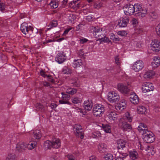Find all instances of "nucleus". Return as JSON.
Here are the masks:
<instances>
[{
	"mask_svg": "<svg viewBox=\"0 0 160 160\" xmlns=\"http://www.w3.org/2000/svg\"><path fill=\"white\" fill-rule=\"evenodd\" d=\"M143 140L147 143H151L155 140V137L154 134L150 131H145V133L142 134Z\"/></svg>",
	"mask_w": 160,
	"mask_h": 160,
	"instance_id": "f257e3e1",
	"label": "nucleus"
},
{
	"mask_svg": "<svg viewBox=\"0 0 160 160\" xmlns=\"http://www.w3.org/2000/svg\"><path fill=\"white\" fill-rule=\"evenodd\" d=\"M105 110L104 106L101 104H96L95 107L93 109V115L97 117L102 116V113L104 112Z\"/></svg>",
	"mask_w": 160,
	"mask_h": 160,
	"instance_id": "f03ea898",
	"label": "nucleus"
},
{
	"mask_svg": "<svg viewBox=\"0 0 160 160\" xmlns=\"http://www.w3.org/2000/svg\"><path fill=\"white\" fill-rule=\"evenodd\" d=\"M123 8L125 9L124 11V12L126 15H132V14L134 15L136 7V4L133 6L129 3L124 5L123 7Z\"/></svg>",
	"mask_w": 160,
	"mask_h": 160,
	"instance_id": "7ed1b4c3",
	"label": "nucleus"
},
{
	"mask_svg": "<svg viewBox=\"0 0 160 160\" xmlns=\"http://www.w3.org/2000/svg\"><path fill=\"white\" fill-rule=\"evenodd\" d=\"M136 11L135 12L134 15L136 17L140 18L144 17L147 13V10L145 9L142 8L140 4L137 3L136 4Z\"/></svg>",
	"mask_w": 160,
	"mask_h": 160,
	"instance_id": "20e7f679",
	"label": "nucleus"
},
{
	"mask_svg": "<svg viewBox=\"0 0 160 160\" xmlns=\"http://www.w3.org/2000/svg\"><path fill=\"white\" fill-rule=\"evenodd\" d=\"M108 98L111 103L118 102L120 99V97L115 92L112 91L108 93Z\"/></svg>",
	"mask_w": 160,
	"mask_h": 160,
	"instance_id": "39448f33",
	"label": "nucleus"
},
{
	"mask_svg": "<svg viewBox=\"0 0 160 160\" xmlns=\"http://www.w3.org/2000/svg\"><path fill=\"white\" fill-rule=\"evenodd\" d=\"M33 28L31 26H28L26 22H23L21 25L20 29L22 32L25 35L28 34L30 35L32 32Z\"/></svg>",
	"mask_w": 160,
	"mask_h": 160,
	"instance_id": "423d86ee",
	"label": "nucleus"
},
{
	"mask_svg": "<svg viewBox=\"0 0 160 160\" xmlns=\"http://www.w3.org/2000/svg\"><path fill=\"white\" fill-rule=\"evenodd\" d=\"M74 132L75 133L77 137H80L81 139L83 138L84 133L83 132V129L81 125L76 124L74 128Z\"/></svg>",
	"mask_w": 160,
	"mask_h": 160,
	"instance_id": "0eeeda50",
	"label": "nucleus"
},
{
	"mask_svg": "<svg viewBox=\"0 0 160 160\" xmlns=\"http://www.w3.org/2000/svg\"><path fill=\"white\" fill-rule=\"evenodd\" d=\"M152 50L155 52L160 51V41L157 39L152 40L151 43Z\"/></svg>",
	"mask_w": 160,
	"mask_h": 160,
	"instance_id": "6e6552de",
	"label": "nucleus"
},
{
	"mask_svg": "<svg viewBox=\"0 0 160 160\" xmlns=\"http://www.w3.org/2000/svg\"><path fill=\"white\" fill-rule=\"evenodd\" d=\"M118 90L122 93L128 94L130 92V89L127 86L124 85L123 84L119 83L117 85Z\"/></svg>",
	"mask_w": 160,
	"mask_h": 160,
	"instance_id": "1a4fd4ad",
	"label": "nucleus"
},
{
	"mask_svg": "<svg viewBox=\"0 0 160 160\" xmlns=\"http://www.w3.org/2000/svg\"><path fill=\"white\" fill-rule=\"evenodd\" d=\"M142 92L145 93L153 91L154 89V87L152 84L145 82L142 85Z\"/></svg>",
	"mask_w": 160,
	"mask_h": 160,
	"instance_id": "9d476101",
	"label": "nucleus"
},
{
	"mask_svg": "<svg viewBox=\"0 0 160 160\" xmlns=\"http://www.w3.org/2000/svg\"><path fill=\"white\" fill-rule=\"evenodd\" d=\"M144 68V64L141 60H139L136 62L132 66V69L133 70H141Z\"/></svg>",
	"mask_w": 160,
	"mask_h": 160,
	"instance_id": "9b49d317",
	"label": "nucleus"
},
{
	"mask_svg": "<svg viewBox=\"0 0 160 160\" xmlns=\"http://www.w3.org/2000/svg\"><path fill=\"white\" fill-rule=\"evenodd\" d=\"M61 94L62 95V100H59V103L60 104H67L69 105H71V103L67 101V100H68V99L70 98V95L68 94H66L63 92H62Z\"/></svg>",
	"mask_w": 160,
	"mask_h": 160,
	"instance_id": "f8f14e48",
	"label": "nucleus"
},
{
	"mask_svg": "<svg viewBox=\"0 0 160 160\" xmlns=\"http://www.w3.org/2000/svg\"><path fill=\"white\" fill-rule=\"evenodd\" d=\"M93 105V103L91 100H88L85 101L83 105L84 109L87 111H89L91 110Z\"/></svg>",
	"mask_w": 160,
	"mask_h": 160,
	"instance_id": "ddd939ff",
	"label": "nucleus"
},
{
	"mask_svg": "<svg viewBox=\"0 0 160 160\" xmlns=\"http://www.w3.org/2000/svg\"><path fill=\"white\" fill-rule=\"evenodd\" d=\"M129 18L127 17L121 18L118 22L119 26L122 28L126 27L129 22Z\"/></svg>",
	"mask_w": 160,
	"mask_h": 160,
	"instance_id": "4468645a",
	"label": "nucleus"
},
{
	"mask_svg": "<svg viewBox=\"0 0 160 160\" xmlns=\"http://www.w3.org/2000/svg\"><path fill=\"white\" fill-rule=\"evenodd\" d=\"M66 59L65 55L61 53H58L55 58L56 61L59 64L63 63Z\"/></svg>",
	"mask_w": 160,
	"mask_h": 160,
	"instance_id": "2eb2a0df",
	"label": "nucleus"
},
{
	"mask_svg": "<svg viewBox=\"0 0 160 160\" xmlns=\"http://www.w3.org/2000/svg\"><path fill=\"white\" fill-rule=\"evenodd\" d=\"M51 142L52 143V147L53 148H58L61 146L60 140L58 138H53Z\"/></svg>",
	"mask_w": 160,
	"mask_h": 160,
	"instance_id": "dca6fc26",
	"label": "nucleus"
},
{
	"mask_svg": "<svg viewBox=\"0 0 160 160\" xmlns=\"http://www.w3.org/2000/svg\"><path fill=\"white\" fill-rule=\"evenodd\" d=\"M160 64V59L159 57H154L153 58V62L152 63V66L153 68L155 69V68L158 66Z\"/></svg>",
	"mask_w": 160,
	"mask_h": 160,
	"instance_id": "f3484780",
	"label": "nucleus"
},
{
	"mask_svg": "<svg viewBox=\"0 0 160 160\" xmlns=\"http://www.w3.org/2000/svg\"><path fill=\"white\" fill-rule=\"evenodd\" d=\"M138 130L140 132H142V134H143L145 133V132L146 131H149L147 129V126L146 124L143 123H141L140 124L138 128Z\"/></svg>",
	"mask_w": 160,
	"mask_h": 160,
	"instance_id": "a211bd4d",
	"label": "nucleus"
},
{
	"mask_svg": "<svg viewBox=\"0 0 160 160\" xmlns=\"http://www.w3.org/2000/svg\"><path fill=\"white\" fill-rule=\"evenodd\" d=\"M132 96L133 97H130V101L134 104H137L139 102V99L138 96L135 93H133Z\"/></svg>",
	"mask_w": 160,
	"mask_h": 160,
	"instance_id": "6ab92c4d",
	"label": "nucleus"
},
{
	"mask_svg": "<svg viewBox=\"0 0 160 160\" xmlns=\"http://www.w3.org/2000/svg\"><path fill=\"white\" fill-rule=\"evenodd\" d=\"M27 148L26 144L24 143H18L17 145L16 148L19 152H22Z\"/></svg>",
	"mask_w": 160,
	"mask_h": 160,
	"instance_id": "aec40b11",
	"label": "nucleus"
},
{
	"mask_svg": "<svg viewBox=\"0 0 160 160\" xmlns=\"http://www.w3.org/2000/svg\"><path fill=\"white\" fill-rule=\"evenodd\" d=\"M107 145L104 143H99L98 146V150L100 152L102 153L106 151Z\"/></svg>",
	"mask_w": 160,
	"mask_h": 160,
	"instance_id": "412c9836",
	"label": "nucleus"
},
{
	"mask_svg": "<svg viewBox=\"0 0 160 160\" xmlns=\"http://www.w3.org/2000/svg\"><path fill=\"white\" fill-rule=\"evenodd\" d=\"M126 142L123 140H120L118 142L117 148L119 150L121 149H123L125 147Z\"/></svg>",
	"mask_w": 160,
	"mask_h": 160,
	"instance_id": "4be33fe9",
	"label": "nucleus"
},
{
	"mask_svg": "<svg viewBox=\"0 0 160 160\" xmlns=\"http://www.w3.org/2000/svg\"><path fill=\"white\" fill-rule=\"evenodd\" d=\"M155 74V72L153 71H148L144 75V77L145 79H150Z\"/></svg>",
	"mask_w": 160,
	"mask_h": 160,
	"instance_id": "5701e85b",
	"label": "nucleus"
},
{
	"mask_svg": "<svg viewBox=\"0 0 160 160\" xmlns=\"http://www.w3.org/2000/svg\"><path fill=\"white\" fill-rule=\"evenodd\" d=\"M126 102L125 100L122 99L118 104V107L120 110L123 109L126 107Z\"/></svg>",
	"mask_w": 160,
	"mask_h": 160,
	"instance_id": "b1692460",
	"label": "nucleus"
},
{
	"mask_svg": "<svg viewBox=\"0 0 160 160\" xmlns=\"http://www.w3.org/2000/svg\"><path fill=\"white\" fill-rule=\"evenodd\" d=\"M138 152L135 151H130L129 152V156L132 160H135L138 158Z\"/></svg>",
	"mask_w": 160,
	"mask_h": 160,
	"instance_id": "393cba45",
	"label": "nucleus"
},
{
	"mask_svg": "<svg viewBox=\"0 0 160 160\" xmlns=\"http://www.w3.org/2000/svg\"><path fill=\"white\" fill-rule=\"evenodd\" d=\"M121 127L124 130H127V129H130L131 128V125L127 123V122L123 121L122 123Z\"/></svg>",
	"mask_w": 160,
	"mask_h": 160,
	"instance_id": "a878e982",
	"label": "nucleus"
},
{
	"mask_svg": "<svg viewBox=\"0 0 160 160\" xmlns=\"http://www.w3.org/2000/svg\"><path fill=\"white\" fill-rule=\"evenodd\" d=\"M40 75L44 78L46 77H47L48 80L52 82L53 83L54 82V80L53 79H52L50 76L48 75L45 74V72H44V71H40Z\"/></svg>",
	"mask_w": 160,
	"mask_h": 160,
	"instance_id": "bb28decb",
	"label": "nucleus"
},
{
	"mask_svg": "<svg viewBox=\"0 0 160 160\" xmlns=\"http://www.w3.org/2000/svg\"><path fill=\"white\" fill-rule=\"evenodd\" d=\"M118 114L114 112H109L107 115V117L111 119L114 120V119L117 117Z\"/></svg>",
	"mask_w": 160,
	"mask_h": 160,
	"instance_id": "cd10ccee",
	"label": "nucleus"
},
{
	"mask_svg": "<svg viewBox=\"0 0 160 160\" xmlns=\"http://www.w3.org/2000/svg\"><path fill=\"white\" fill-rule=\"evenodd\" d=\"M33 133L34 137L36 139H39L41 138L42 136L41 131L40 130H36L33 132Z\"/></svg>",
	"mask_w": 160,
	"mask_h": 160,
	"instance_id": "c85d7f7f",
	"label": "nucleus"
},
{
	"mask_svg": "<svg viewBox=\"0 0 160 160\" xmlns=\"http://www.w3.org/2000/svg\"><path fill=\"white\" fill-rule=\"evenodd\" d=\"M52 143L50 141L47 140L44 142L43 146L45 149H50L52 147Z\"/></svg>",
	"mask_w": 160,
	"mask_h": 160,
	"instance_id": "c756f323",
	"label": "nucleus"
},
{
	"mask_svg": "<svg viewBox=\"0 0 160 160\" xmlns=\"http://www.w3.org/2000/svg\"><path fill=\"white\" fill-rule=\"evenodd\" d=\"M102 127L105 132L107 133L111 132L110 126L108 124H102Z\"/></svg>",
	"mask_w": 160,
	"mask_h": 160,
	"instance_id": "7c9ffc66",
	"label": "nucleus"
},
{
	"mask_svg": "<svg viewBox=\"0 0 160 160\" xmlns=\"http://www.w3.org/2000/svg\"><path fill=\"white\" fill-rule=\"evenodd\" d=\"M35 108L37 110L41 112H43L45 109L44 106L40 103H37L35 105Z\"/></svg>",
	"mask_w": 160,
	"mask_h": 160,
	"instance_id": "2f4dec72",
	"label": "nucleus"
},
{
	"mask_svg": "<svg viewBox=\"0 0 160 160\" xmlns=\"http://www.w3.org/2000/svg\"><path fill=\"white\" fill-rule=\"evenodd\" d=\"M82 64L81 60H74L72 64V66L74 68L80 67Z\"/></svg>",
	"mask_w": 160,
	"mask_h": 160,
	"instance_id": "473e14b6",
	"label": "nucleus"
},
{
	"mask_svg": "<svg viewBox=\"0 0 160 160\" xmlns=\"http://www.w3.org/2000/svg\"><path fill=\"white\" fill-rule=\"evenodd\" d=\"M37 142H30L28 144H26L27 148L29 149H32L36 146Z\"/></svg>",
	"mask_w": 160,
	"mask_h": 160,
	"instance_id": "72a5a7b5",
	"label": "nucleus"
},
{
	"mask_svg": "<svg viewBox=\"0 0 160 160\" xmlns=\"http://www.w3.org/2000/svg\"><path fill=\"white\" fill-rule=\"evenodd\" d=\"M138 111L139 114H143L146 111V108L143 106H139L138 108Z\"/></svg>",
	"mask_w": 160,
	"mask_h": 160,
	"instance_id": "f704fd0d",
	"label": "nucleus"
},
{
	"mask_svg": "<svg viewBox=\"0 0 160 160\" xmlns=\"http://www.w3.org/2000/svg\"><path fill=\"white\" fill-rule=\"evenodd\" d=\"M148 14L150 17L152 19H156L158 17L157 13L154 12H150Z\"/></svg>",
	"mask_w": 160,
	"mask_h": 160,
	"instance_id": "c9c22d12",
	"label": "nucleus"
},
{
	"mask_svg": "<svg viewBox=\"0 0 160 160\" xmlns=\"http://www.w3.org/2000/svg\"><path fill=\"white\" fill-rule=\"evenodd\" d=\"M92 32H93L95 33L98 32L100 31V29L98 27H92L91 29ZM97 34L95 33V37H97Z\"/></svg>",
	"mask_w": 160,
	"mask_h": 160,
	"instance_id": "e433bc0d",
	"label": "nucleus"
},
{
	"mask_svg": "<svg viewBox=\"0 0 160 160\" xmlns=\"http://www.w3.org/2000/svg\"><path fill=\"white\" fill-rule=\"evenodd\" d=\"M104 160H113V156L111 154H108L103 157Z\"/></svg>",
	"mask_w": 160,
	"mask_h": 160,
	"instance_id": "4c0bfd02",
	"label": "nucleus"
},
{
	"mask_svg": "<svg viewBox=\"0 0 160 160\" xmlns=\"http://www.w3.org/2000/svg\"><path fill=\"white\" fill-rule=\"evenodd\" d=\"M97 41H99L100 43H101L102 42H107L109 43L111 42L108 38L105 36L103 38H99Z\"/></svg>",
	"mask_w": 160,
	"mask_h": 160,
	"instance_id": "58836bf2",
	"label": "nucleus"
},
{
	"mask_svg": "<svg viewBox=\"0 0 160 160\" xmlns=\"http://www.w3.org/2000/svg\"><path fill=\"white\" fill-rule=\"evenodd\" d=\"M49 5L53 9L56 8L58 6V3L54 1H51Z\"/></svg>",
	"mask_w": 160,
	"mask_h": 160,
	"instance_id": "ea45409f",
	"label": "nucleus"
},
{
	"mask_svg": "<svg viewBox=\"0 0 160 160\" xmlns=\"http://www.w3.org/2000/svg\"><path fill=\"white\" fill-rule=\"evenodd\" d=\"M6 160H16V156L14 154H10L8 155Z\"/></svg>",
	"mask_w": 160,
	"mask_h": 160,
	"instance_id": "a19ab883",
	"label": "nucleus"
},
{
	"mask_svg": "<svg viewBox=\"0 0 160 160\" xmlns=\"http://www.w3.org/2000/svg\"><path fill=\"white\" fill-rule=\"evenodd\" d=\"M57 25L58 22L57 21H53L51 22L50 25L48 26V27H50L49 28V29H50L52 28L56 27Z\"/></svg>",
	"mask_w": 160,
	"mask_h": 160,
	"instance_id": "79ce46f5",
	"label": "nucleus"
},
{
	"mask_svg": "<svg viewBox=\"0 0 160 160\" xmlns=\"http://www.w3.org/2000/svg\"><path fill=\"white\" fill-rule=\"evenodd\" d=\"M6 6L5 4L3 2H0V10L2 12H4L5 10Z\"/></svg>",
	"mask_w": 160,
	"mask_h": 160,
	"instance_id": "37998d69",
	"label": "nucleus"
},
{
	"mask_svg": "<svg viewBox=\"0 0 160 160\" xmlns=\"http://www.w3.org/2000/svg\"><path fill=\"white\" fill-rule=\"evenodd\" d=\"M77 92V90L74 88H72L70 91H67L66 93L68 94L73 95L75 93Z\"/></svg>",
	"mask_w": 160,
	"mask_h": 160,
	"instance_id": "c03bdc74",
	"label": "nucleus"
},
{
	"mask_svg": "<svg viewBox=\"0 0 160 160\" xmlns=\"http://www.w3.org/2000/svg\"><path fill=\"white\" fill-rule=\"evenodd\" d=\"M101 134L99 131H97L94 132L92 134V137L93 138H96L100 136Z\"/></svg>",
	"mask_w": 160,
	"mask_h": 160,
	"instance_id": "a18cd8bd",
	"label": "nucleus"
},
{
	"mask_svg": "<svg viewBox=\"0 0 160 160\" xmlns=\"http://www.w3.org/2000/svg\"><path fill=\"white\" fill-rule=\"evenodd\" d=\"M81 100L80 98H74L72 100V102L75 104H77L81 102Z\"/></svg>",
	"mask_w": 160,
	"mask_h": 160,
	"instance_id": "49530a36",
	"label": "nucleus"
},
{
	"mask_svg": "<svg viewBox=\"0 0 160 160\" xmlns=\"http://www.w3.org/2000/svg\"><path fill=\"white\" fill-rule=\"evenodd\" d=\"M128 156V154L126 153H120V155L118 158H121V159L122 160H123L124 159Z\"/></svg>",
	"mask_w": 160,
	"mask_h": 160,
	"instance_id": "de8ad7c7",
	"label": "nucleus"
},
{
	"mask_svg": "<svg viewBox=\"0 0 160 160\" xmlns=\"http://www.w3.org/2000/svg\"><path fill=\"white\" fill-rule=\"evenodd\" d=\"M117 34L121 36H124L127 34V33L125 31H122L118 32Z\"/></svg>",
	"mask_w": 160,
	"mask_h": 160,
	"instance_id": "09e8293b",
	"label": "nucleus"
},
{
	"mask_svg": "<svg viewBox=\"0 0 160 160\" xmlns=\"http://www.w3.org/2000/svg\"><path fill=\"white\" fill-rule=\"evenodd\" d=\"M156 31L157 34L159 37H160V24H159L156 27Z\"/></svg>",
	"mask_w": 160,
	"mask_h": 160,
	"instance_id": "8fccbe9b",
	"label": "nucleus"
},
{
	"mask_svg": "<svg viewBox=\"0 0 160 160\" xmlns=\"http://www.w3.org/2000/svg\"><path fill=\"white\" fill-rule=\"evenodd\" d=\"M102 6V3L101 2H95L94 4V8H98L101 7Z\"/></svg>",
	"mask_w": 160,
	"mask_h": 160,
	"instance_id": "3c124183",
	"label": "nucleus"
},
{
	"mask_svg": "<svg viewBox=\"0 0 160 160\" xmlns=\"http://www.w3.org/2000/svg\"><path fill=\"white\" fill-rule=\"evenodd\" d=\"M115 62L116 64L117 65H119L120 63L119 58L118 56H116L114 57Z\"/></svg>",
	"mask_w": 160,
	"mask_h": 160,
	"instance_id": "603ef678",
	"label": "nucleus"
},
{
	"mask_svg": "<svg viewBox=\"0 0 160 160\" xmlns=\"http://www.w3.org/2000/svg\"><path fill=\"white\" fill-rule=\"evenodd\" d=\"M67 157L69 160H76L75 157L71 154H68Z\"/></svg>",
	"mask_w": 160,
	"mask_h": 160,
	"instance_id": "864d4df0",
	"label": "nucleus"
},
{
	"mask_svg": "<svg viewBox=\"0 0 160 160\" xmlns=\"http://www.w3.org/2000/svg\"><path fill=\"white\" fill-rule=\"evenodd\" d=\"M8 69H11V70H15V69H16L17 70H18V69H17L15 67L11 65H8Z\"/></svg>",
	"mask_w": 160,
	"mask_h": 160,
	"instance_id": "5fc2aeb1",
	"label": "nucleus"
},
{
	"mask_svg": "<svg viewBox=\"0 0 160 160\" xmlns=\"http://www.w3.org/2000/svg\"><path fill=\"white\" fill-rule=\"evenodd\" d=\"M88 41V40L87 39L84 38H82V39H80V43L82 44H83L87 42Z\"/></svg>",
	"mask_w": 160,
	"mask_h": 160,
	"instance_id": "6e6d98bb",
	"label": "nucleus"
},
{
	"mask_svg": "<svg viewBox=\"0 0 160 160\" xmlns=\"http://www.w3.org/2000/svg\"><path fill=\"white\" fill-rule=\"evenodd\" d=\"M131 23L133 25H135L138 23V20L135 18H133L131 21Z\"/></svg>",
	"mask_w": 160,
	"mask_h": 160,
	"instance_id": "4d7b16f0",
	"label": "nucleus"
},
{
	"mask_svg": "<svg viewBox=\"0 0 160 160\" xmlns=\"http://www.w3.org/2000/svg\"><path fill=\"white\" fill-rule=\"evenodd\" d=\"M126 117L128 120L129 122H130L132 121V118L131 117H130V114L129 113H128L127 114H126Z\"/></svg>",
	"mask_w": 160,
	"mask_h": 160,
	"instance_id": "13d9d810",
	"label": "nucleus"
},
{
	"mask_svg": "<svg viewBox=\"0 0 160 160\" xmlns=\"http://www.w3.org/2000/svg\"><path fill=\"white\" fill-rule=\"evenodd\" d=\"M62 72L63 74H70L72 73L71 71H62Z\"/></svg>",
	"mask_w": 160,
	"mask_h": 160,
	"instance_id": "bf43d9fd",
	"label": "nucleus"
},
{
	"mask_svg": "<svg viewBox=\"0 0 160 160\" xmlns=\"http://www.w3.org/2000/svg\"><path fill=\"white\" fill-rule=\"evenodd\" d=\"M72 29L71 28H67L64 31L63 34L65 35L68 33V32Z\"/></svg>",
	"mask_w": 160,
	"mask_h": 160,
	"instance_id": "052dcab7",
	"label": "nucleus"
},
{
	"mask_svg": "<svg viewBox=\"0 0 160 160\" xmlns=\"http://www.w3.org/2000/svg\"><path fill=\"white\" fill-rule=\"evenodd\" d=\"M43 85L45 86H49L50 85V83L47 82H43Z\"/></svg>",
	"mask_w": 160,
	"mask_h": 160,
	"instance_id": "680f3d73",
	"label": "nucleus"
},
{
	"mask_svg": "<svg viewBox=\"0 0 160 160\" xmlns=\"http://www.w3.org/2000/svg\"><path fill=\"white\" fill-rule=\"evenodd\" d=\"M74 85L77 87H79L80 85L79 82L78 80H77L75 82Z\"/></svg>",
	"mask_w": 160,
	"mask_h": 160,
	"instance_id": "e2e57ef3",
	"label": "nucleus"
},
{
	"mask_svg": "<svg viewBox=\"0 0 160 160\" xmlns=\"http://www.w3.org/2000/svg\"><path fill=\"white\" fill-rule=\"evenodd\" d=\"M114 41H119V37H118V36L115 35V36H114Z\"/></svg>",
	"mask_w": 160,
	"mask_h": 160,
	"instance_id": "0e129e2a",
	"label": "nucleus"
},
{
	"mask_svg": "<svg viewBox=\"0 0 160 160\" xmlns=\"http://www.w3.org/2000/svg\"><path fill=\"white\" fill-rule=\"evenodd\" d=\"M52 41H53L51 39V40H47L46 42H43V45H45L46 43L49 42H51Z\"/></svg>",
	"mask_w": 160,
	"mask_h": 160,
	"instance_id": "69168bd1",
	"label": "nucleus"
},
{
	"mask_svg": "<svg viewBox=\"0 0 160 160\" xmlns=\"http://www.w3.org/2000/svg\"><path fill=\"white\" fill-rule=\"evenodd\" d=\"M152 148L151 147H150L149 146H147V148H146V149L145 150L146 151H148L149 150H150L151 151L152 149Z\"/></svg>",
	"mask_w": 160,
	"mask_h": 160,
	"instance_id": "338daca9",
	"label": "nucleus"
},
{
	"mask_svg": "<svg viewBox=\"0 0 160 160\" xmlns=\"http://www.w3.org/2000/svg\"><path fill=\"white\" fill-rule=\"evenodd\" d=\"M56 104H51V107L52 108H55L56 107Z\"/></svg>",
	"mask_w": 160,
	"mask_h": 160,
	"instance_id": "774afa93",
	"label": "nucleus"
}]
</instances>
